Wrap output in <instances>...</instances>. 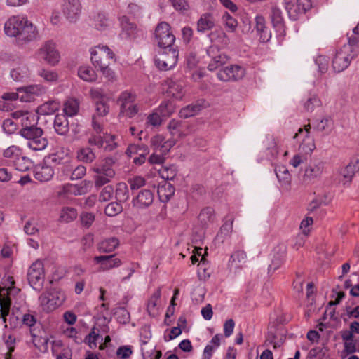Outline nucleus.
Wrapping results in <instances>:
<instances>
[{
    "instance_id": "nucleus-1",
    "label": "nucleus",
    "mask_w": 359,
    "mask_h": 359,
    "mask_svg": "<svg viewBox=\"0 0 359 359\" xmlns=\"http://www.w3.org/2000/svg\"><path fill=\"white\" fill-rule=\"evenodd\" d=\"M359 54V39L356 36L349 37L348 43L337 50L332 60V67L337 72L345 70L351 61Z\"/></svg>"
},
{
    "instance_id": "nucleus-2",
    "label": "nucleus",
    "mask_w": 359,
    "mask_h": 359,
    "mask_svg": "<svg viewBox=\"0 0 359 359\" xmlns=\"http://www.w3.org/2000/svg\"><path fill=\"white\" fill-rule=\"evenodd\" d=\"M310 129L309 123L304 125V128H299L298 132L293 136V139L299 142L298 154L293 156V167L296 168L306 161L316 148L314 140L310 135Z\"/></svg>"
},
{
    "instance_id": "nucleus-3",
    "label": "nucleus",
    "mask_w": 359,
    "mask_h": 359,
    "mask_svg": "<svg viewBox=\"0 0 359 359\" xmlns=\"http://www.w3.org/2000/svg\"><path fill=\"white\" fill-rule=\"evenodd\" d=\"M19 133L28 140L27 146L33 151H42L48 146V141L44 136L43 129L36 125L27 126L23 123Z\"/></svg>"
},
{
    "instance_id": "nucleus-4",
    "label": "nucleus",
    "mask_w": 359,
    "mask_h": 359,
    "mask_svg": "<svg viewBox=\"0 0 359 359\" xmlns=\"http://www.w3.org/2000/svg\"><path fill=\"white\" fill-rule=\"evenodd\" d=\"M283 317H278L269 324L266 342L274 348L280 347L286 339L287 330L284 327Z\"/></svg>"
},
{
    "instance_id": "nucleus-5",
    "label": "nucleus",
    "mask_w": 359,
    "mask_h": 359,
    "mask_svg": "<svg viewBox=\"0 0 359 359\" xmlns=\"http://www.w3.org/2000/svg\"><path fill=\"white\" fill-rule=\"evenodd\" d=\"M155 43L161 50L175 48V36L170 31V26L165 22H161L156 27Z\"/></svg>"
},
{
    "instance_id": "nucleus-6",
    "label": "nucleus",
    "mask_w": 359,
    "mask_h": 359,
    "mask_svg": "<svg viewBox=\"0 0 359 359\" xmlns=\"http://www.w3.org/2000/svg\"><path fill=\"white\" fill-rule=\"evenodd\" d=\"M114 57L112 50L107 46L99 45L91 52V61L94 67L101 69L109 66L110 60Z\"/></svg>"
},
{
    "instance_id": "nucleus-7",
    "label": "nucleus",
    "mask_w": 359,
    "mask_h": 359,
    "mask_svg": "<svg viewBox=\"0 0 359 359\" xmlns=\"http://www.w3.org/2000/svg\"><path fill=\"white\" fill-rule=\"evenodd\" d=\"M65 300L63 294L55 290L43 292L39 297L40 304L43 310L50 312L62 305Z\"/></svg>"
},
{
    "instance_id": "nucleus-8",
    "label": "nucleus",
    "mask_w": 359,
    "mask_h": 359,
    "mask_svg": "<svg viewBox=\"0 0 359 359\" xmlns=\"http://www.w3.org/2000/svg\"><path fill=\"white\" fill-rule=\"evenodd\" d=\"M37 56L50 65H55L60 60V53L52 41L45 42L38 50Z\"/></svg>"
},
{
    "instance_id": "nucleus-9",
    "label": "nucleus",
    "mask_w": 359,
    "mask_h": 359,
    "mask_svg": "<svg viewBox=\"0 0 359 359\" xmlns=\"http://www.w3.org/2000/svg\"><path fill=\"white\" fill-rule=\"evenodd\" d=\"M27 280L34 290H40L44 281L43 264L41 261L33 263L28 269Z\"/></svg>"
},
{
    "instance_id": "nucleus-10",
    "label": "nucleus",
    "mask_w": 359,
    "mask_h": 359,
    "mask_svg": "<svg viewBox=\"0 0 359 359\" xmlns=\"http://www.w3.org/2000/svg\"><path fill=\"white\" fill-rule=\"evenodd\" d=\"M217 75L220 81H236L244 76L245 69L239 65H231L220 69Z\"/></svg>"
},
{
    "instance_id": "nucleus-11",
    "label": "nucleus",
    "mask_w": 359,
    "mask_h": 359,
    "mask_svg": "<svg viewBox=\"0 0 359 359\" xmlns=\"http://www.w3.org/2000/svg\"><path fill=\"white\" fill-rule=\"evenodd\" d=\"M175 176V174L169 176L168 170L163 172L162 174V177L166 180L158 186L157 193L159 200L163 203H167L175 194V189L169 182V180H172Z\"/></svg>"
},
{
    "instance_id": "nucleus-12",
    "label": "nucleus",
    "mask_w": 359,
    "mask_h": 359,
    "mask_svg": "<svg viewBox=\"0 0 359 359\" xmlns=\"http://www.w3.org/2000/svg\"><path fill=\"white\" fill-rule=\"evenodd\" d=\"M154 199L153 191L149 189H142L133 196L132 204L137 209H147L150 207Z\"/></svg>"
},
{
    "instance_id": "nucleus-13",
    "label": "nucleus",
    "mask_w": 359,
    "mask_h": 359,
    "mask_svg": "<svg viewBox=\"0 0 359 359\" xmlns=\"http://www.w3.org/2000/svg\"><path fill=\"white\" fill-rule=\"evenodd\" d=\"M81 4L79 0H67L63 4V14L70 22H75L81 13Z\"/></svg>"
},
{
    "instance_id": "nucleus-14",
    "label": "nucleus",
    "mask_w": 359,
    "mask_h": 359,
    "mask_svg": "<svg viewBox=\"0 0 359 359\" xmlns=\"http://www.w3.org/2000/svg\"><path fill=\"white\" fill-rule=\"evenodd\" d=\"M207 55L210 57L208 69L215 71L227 62V57L224 54L219 53V50L215 46H210L207 49Z\"/></svg>"
},
{
    "instance_id": "nucleus-15",
    "label": "nucleus",
    "mask_w": 359,
    "mask_h": 359,
    "mask_svg": "<svg viewBox=\"0 0 359 359\" xmlns=\"http://www.w3.org/2000/svg\"><path fill=\"white\" fill-rule=\"evenodd\" d=\"M22 27L17 37L19 41L28 43L36 40L39 37V33L36 27L29 22L27 18L23 21Z\"/></svg>"
},
{
    "instance_id": "nucleus-16",
    "label": "nucleus",
    "mask_w": 359,
    "mask_h": 359,
    "mask_svg": "<svg viewBox=\"0 0 359 359\" xmlns=\"http://www.w3.org/2000/svg\"><path fill=\"white\" fill-rule=\"evenodd\" d=\"M25 17L13 16L5 23L4 31L7 36L11 37H18L20 29L22 27L23 21Z\"/></svg>"
},
{
    "instance_id": "nucleus-17",
    "label": "nucleus",
    "mask_w": 359,
    "mask_h": 359,
    "mask_svg": "<svg viewBox=\"0 0 359 359\" xmlns=\"http://www.w3.org/2000/svg\"><path fill=\"white\" fill-rule=\"evenodd\" d=\"M286 246L284 244L276 245L273 250L271 264L269 266V272L275 271L284 262L286 257Z\"/></svg>"
},
{
    "instance_id": "nucleus-18",
    "label": "nucleus",
    "mask_w": 359,
    "mask_h": 359,
    "mask_svg": "<svg viewBox=\"0 0 359 359\" xmlns=\"http://www.w3.org/2000/svg\"><path fill=\"white\" fill-rule=\"evenodd\" d=\"M255 29L257 35L259 36V41L262 43H266L270 41L271 38V32L266 26V20L262 15H257L255 18Z\"/></svg>"
},
{
    "instance_id": "nucleus-19",
    "label": "nucleus",
    "mask_w": 359,
    "mask_h": 359,
    "mask_svg": "<svg viewBox=\"0 0 359 359\" xmlns=\"http://www.w3.org/2000/svg\"><path fill=\"white\" fill-rule=\"evenodd\" d=\"M115 160L112 157H107L100 163L95 164L93 170L96 174H104L107 177H114L115 170L113 168Z\"/></svg>"
},
{
    "instance_id": "nucleus-20",
    "label": "nucleus",
    "mask_w": 359,
    "mask_h": 359,
    "mask_svg": "<svg viewBox=\"0 0 359 359\" xmlns=\"http://www.w3.org/2000/svg\"><path fill=\"white\" fill-rule=\"evenodd\" d=\"M215 18L211 13H203L196 22V29L199 33H205L215 26Z\"/></svg>"
},
{
    "instance_id": "nucleus-21",
    "label": "nucleus",
    "mask_w": 359,
    "mask_h": 359,
    "mask_svg": "<svg viewBox=\"0 0 359 359\" xmlns=\"http://www.w3.org/2000/svg\"><path fill=\"white\" fill-rule=\"evenodd\" d=\"M323 166L321 163L311 165L307 168L302 176V183L308 184L314 182L323 173Z\"/></svg>"
},
{
    "instance_id": "nucleus-22",
    "label": "nucleus",
    "mask_w": 359,
    "mask_h": 359,
    "mask_svg": "<svg viewBox=\"0 0 359 359\" xmlns=\"http://www.w3.org/2000/svg\"><path fill=\"white\" fill-rule=\"evenodd\" d=\"M94 259L97 263L100 264L104 270L118 267L121 264L120 259L116 258L114 255L96 256Z\"/></svg>"
},
{
    "instance_id": "nucleus-23",
    "label": "nucleus",
    "mask_w": 359,
    "mask_h": 359,
    "mask_svg": "<svg viewBox=\"0 0 359 359\" xmlns=\"http://www.w3.org/2000/svg\"><path fill=\"white\" fill-rule=\"evenodd\" d=\"M271 22L279 35H285V29L281 11L277 7H272L271 13Z\"/></svg>"
},
{
    "instance_id": "nucleus-24",
    "label": "nucleus",
    "mask_w": 359,
    "mask_h": 359,
    "mask_svg": "<svg viewBox=\"0 0 359 359\" xmlns=\"http://www.w3.org/2000/svg\"><path fill=\"white\" fill-rule=\"evenodd\" d=\"M54 175V170L50 165H37L34 168V177L40 182H47L50 180Z\"/></svg>"
},
{
    "instance_id": "nucleus-25",
    "label": "nucleus",
    "mask_w": 359,
    "mask_h": 359,
    "mask_svg": "<svg viewBox=\"0 0 359 359\" xmlns=\"http://www.w3.org/2000/svg\"><path fill=\"white\" fill-rule=\"evenodd\" d=\"M1 291L3 293L0 294V318L6 323V316L9 314L11 305V300L9 297L11 292L4 288H3Z\"/></svg>"
},
{
    "instance_id": "nucleus-26",
    "label": "nucleus",
    "mask_w": 359,
    "mask_h": 359,
    "mask_svg": "<svg viewBox=\"0 0 359 359\" xmlns=\"http://www.w3.org/2000/svg\"><path fill=\"white\" fill-rule=\"evenodd\" d=\"M275 172L282 189L289 191L291 178L288 169L284 165H278L276 168Z\"/></svg>"
},
{
    "instance_id": "nucleus-27",
    "label": "nucleus",
    "mask_w": 359,
    "mask_h": 359,
    "mask_svg": "<svg viewBox=\"0 0 359 359\" xmlns=\"http://www.w3.org/2000/svg\"><path fill=\"white\" fill-rule=\"evenodd\" d=\"M120 25L122 28V35L124 38H135L136 35L137 26L131 22L128 17L123 15L119 18Z\"/></svg>"
},
{
    "instance_id": "nucleus-28",
    "label": "nucleus",
    "mask_w": 359,
    "mask_h": 359,
    "mask_svg": "<svg viewBox=\"0 0 359 359\" xmlns=\"http://www.w3.org/2000/svg\"><path fill=\"white\" fill-rule=\"evenodd\" d=\"M54 128L60 135H65L69 130V123L66 115L57 114L54 120Z\"/></svg>"
},
{
    "instance_id": "nucleus-29",
    "label": "nucleus",
    "mask_w": 359,
    "mask_h": 359,
    "mask_svg": "<svg viewBox=\"0 0 359 359\" xmlns=\"http://www.w3.org/2000/svg\"><path fill=\"white\" fill-rule=\"evenodd\" d=\"M158 56L166 61L170 67H175L178 60V51L175 48L161 50L158 52Z\"/></svg>"
},
{
    "instance_id": "nucleus-30",
    "label": "nucleus",
    "mask_w": 359,
    "mask_h": 359,
    "mask_svg": "<svg viewBox=\"0 0 359 359\" xmlns=\"http://www.w3.org/2000/svg\"><path fill=\"white\" fill-rule=\"evenodd\" d=\"M161 295V288L158 287L151 295L148 300L147 309L151 316H156L158 313V307L157 306V302L160 299Z\"/></svg>"
},
{
    "instance_id": "nucleus-31",
    "label": "nucleus",
    "mask_w": 359,
    "mask_h": 359,
    "mask_svg": "<svg viewBox=\"0 0 359 359\" xmlns=\"http://www.w3.org/2000/svg\"><path fill=\"white\" fill-rule=\"evenodd\" d=\"M78 76L87 82H94L97 78L95 70L89 66H81L78 69Z\"/></svg>"
},
{
    "instance_id": "nucleus-32",
    "label": "nucleus",
    "mask_w": 359,
    "mask_h": 359,
    "mask_svg": "<svg viewBox=\"0 0 359 359\" xmlns=\"http://www.w3.org/2000/svg\"><path fill=\"white\" fill-rule=\"evenodd\" d=\"M77 158L84 163H92L96 158V156L92 148L86 147L77 151Z\"/></svg>"
},
{
    "instance_id": "nucleus-33",
    "label": "nucleus",
    "mask_w": 359,
    "mask_h": 359,
    "mask_svg": "<svg viewBox=\"0 0 359 359\" xmlns=\"http://www.w3.org/2000/svg\"><path fill=\"white\" fill-rule=\"evenodd\" d=\"M119 245V241L115 237H111L102 241L99 244V251L100 252H113Z\"/></svg>"
},
{
    "instance_id": "nucleus-34",
    "label": "nucleus",
    "mask_w": 359,
    "mask_h": 359,
    "mask_svg": "<svg viewBox=\"0 0 359 359\" xmlns=\"http://www.w3.org/2000/svg\"><path fill=\"white\" fill-rule=\"evenodd\" d=\"M151 337V334L148 329L144 328V329L141 330L140 341L141 344L142 355L144 359H151V352H149V351L146 352L144 351V348L143 347L144 345H146L148 343V341Z\"/></svg>"
},
{
    "instance_id": "nucleus-35",
    "label": "nucleus",
    "mask_w": 359,
    "mask_h": 359,
    "mask_svg": "<svg viewBox=\"0 0 359 359\" xmlns=\"http://www.w3.org/2000/svg\"><path fill=\"white\" fill-rule=\"evenodd\" d=\"M115 197L117 201L124 203L130 197L128 186L124 182H120L117 184L115 191Z\"/></svg>"
},
{
    "instance_id": "nucleus-36",
    "label": "nucleus",
    "mask_w": 359,
    "mask_h": 359,
    "mask_svg": "<svg viewBox=\"0 0 359 359\" xmlns=\"http://www.w3.org/2000/svg\"><path fill=\"white\" fill-rule=\"evenodd\" d=\"M168 93L177 100H181L184 95L183 86L173 80L168 81Z\"/></svg>"
},
{
    "instance_id": "nucleus-37",
    "label": "nucleus",
    "mask_w": 359,
    "mask_h": 359,
    "mask_svg": "<svg viewBox=\"0 0 359 359\" xmlns=\"http://www.w3.org/2000/svg\"><path fill=\"white\" fill-rule=\"evenodd\" d=\"M30 334L33 339L34 346L41 351H46L48 348L49 339L46 337L38 336L35 332V329H31Z\"/></svg>"
},
{
    "instance_id": "nucleus-38",
    "label": "nucleus",
    "mask_w": 359,
    "mask_h": 359,
    "mask_svg": "<svg viewBox=\"0 0 359 359\" xmlns=\"http://www.w3.org/2000/svg\"><path fill=\"white\" fill-rule=\"evenodd\" d=\"M233 222L232 218L226 220L223 225L221 226L219 233L217 234L216 238L220 241L222 243L224 242V239L230 236L233 230Z\"/></svg>"
},
{
    "instance_id": "nucleus-39",
    "label": "nucleus",
    "mask_w": 359,
    "mask_h": 359,
    "mask_svg": "<svg viewBox=\"0 0 359 359\" xmlns=\"http://www.w3.org/2000/svg\"><path fill=\"white\" fill-rule=\"evenodd\" d=\"M184 122L180 120L172 119L168 124L167 128L170 132L171 135L177 137H181L183 135L182 128Z\"/></svg>"
},
{
    "instance_id": "nucleus-40",
    "label": "nucleus",
    "mask_w": 359,
    "mask_h": 359,
    "mask_svg": "<svg viewBox=\"0 0 359 359\" xmlns=\"http://www.w3.org/2000/svg\"><path fill=\"white\" fill-rule=\"evenodd\" d=\"M13 163L15 169L20 172L28 170L32 165V161L27 157L22 156V154L14 160Z\"/></svg>"
},
{
    "instance_id": "nucleus-41",
    "label": "nucleus",
    "mask_w": 359,
    "mask_h": 359,
    "mask_svg": "<svg viewBox=\"0 0 359 359\" xmlns=\"http://www.w3.org/2000/svg\"><path fill=\"white\" fill-rule=\"evenodd\" d=\"M304 108L306 111L312 112L316 107L321 105V100L318 95L313 94L309 95L306 100L303 104Z\"/></svg>"
},
{
    "instance_id": "nucleus-42",
    "label": "nucleus",
    "mask_w": 359,
    "mask_h": 359,
    "mask_svg": "<svg viewBox=\"0 0 359 359\" xmlns=\"http://www.w3.org/2000/svg\"><path fill=\"white\" fill-rule=\"evenodd\" d=\"M156 111H158L163 118H167L174 113L175 108L172 102L170 101H164L156 109Z\"/></svg>"
},
{
    "instance_id": "nucleus-43",
    "label": "nucleus",
    "mask_w": 359,
    "mask_h": 359,
    "mask_svg": "<svg viewBox=\"0 0 359 359\" xmlns=\"http://www.w3.org/2000/svg\"><path fill=\"white\" fill-rule=\"evenodd\" d=\"M76 217L77 211L75 208L72 207H65L61 210L60 219V221L68 223L75 219Z\"/></svg>"
},
{
    "instance_id": "nucleus-44",
    "label": "nucleus",
    "mask_w": 359,
    "mask_h": 359,
    "mask_svg": "<svg viewBox=\"0 0 359 359\" xmlns=\"http://www.w3.org/2000/svg\"><path fill=\"white\" fill-rule=\"evenodd\" d=\"M136 99V95L128 91H124L121 93L118 102L120 104V110L126 108V106L134 103Z\"/></svg>"
},
{
    "instance_id": "nucleus-45",
    "label": "nucleus",
    "mask_w": 359,
    "mask_h": 359,
    "mask_svg": "<svg viewBox=\"0 0 359 359\" xmlns=\"http://www.w3.org/2000/svg\"><path fill=\"white\" fill-rule=\"evenodd\" d=\"M128 183L130 185V188L132 191V195L134 196L137 193L135 191L142 188L146 184V180L144 177L140 176H135L130 178L128 180Z\"/></svg>"
},
{
    "instance_id": "nucleus-46",
    "label": "nucleus",
    "mask_w": 359,
    "mask_h": 359,
    "mask_svg": "<svg viewBox=\"0 0 359 359\" xmlns=\"http://www.w3.org/2000/svg\"><path fill=\"white\" fill-rule=\"evenodd\" d=\"M64 114L67 116H74L79 111V103L75 100H68L64 105Z\"/></svg>"
},
{
    "instance_id": "nucleus-47",
    "label": "nucleus",
    "mask_w": 359,
    "mask_h": 359,
    "mask_svg": "<svg viewBox=\"0 0 359 359\" xmlns=\"http://www.w3.org/2000/svg\"><path fill=\"white\" fill-rule=\"evenodd\" d=\"M246 258L247 255L245 251L236 250L230 257L229 262L235 264L236 267L241 268L242 264L245 262Z\"/></svg>"
},
{
    "instance_id": "nucleus-48",
    "label": "nucleus",
    "mask_w": 359,
    "mask_h": 359,
    "mask_svg": "<svg viewBox=\"0 0 359 359\" xmlns=\"http://www.w3.org/2000/svg\"><path fill=\"white\" fill-rule=\"evenodd\" d=\"M201 110V106L198 104H189L181 109L179 113L180 118H187L194 116Z\"/></svg>"
},
{
    "instance_id": "nucleus-49",
    "label": "nucleus",
    "mask_w": 359,
    "mask_h": 359,
    "mask_svg": "<svg viewBox=\"0 0 359 359\" xmlns=\"http://www.w3.org/2000/svg\"><path fill=\"white\" fill-rule=\"evenodd\" d=\"M222 21L225 25V27L230 32L236 31L238 26L237 20L233 18L228 12H225L222 15Z\"/></svg>"
},
{
    "instance_id": "nucleus-50",
    "label": "nucleus",
    "mask_w": 359,
    "mask_h": 359,
    "mask_svg": "<svg viewBox=\"0 0 359 359\" xmlns=\"http://www.w3.org/2000/svg\"><path fill=\"white\" fill-rule=\"evenodd\" d=\"M123 211V207L120 202H111L109 203L105 209L104 212L107 216L114 217Z\"/></svg>"
},
{
    "instance_id": "nucleus-51",
    "label": "nucleus",
    "mask_w": 359,
    "mask_h": 359,
    "mask_svg": "<svg viewBox=\"0 0 359 359\" xmlns=\"http://www.w3.org/2000/svg\"><path fill=\"white\" fill-rule=\"evenodd\" d=\"M67 171L70 172V180H76L81 179L86 172V168L84 165H79L75 168H67Z\"/></svg>"
},
{
    "instance_id": "nucleus-52",
    "label": "nucleus",
    "mask_w": 359,
    "mask_h": 359,
    "mask_svg": "<svg viewBox=\"0 0 359 359\" xmlns=\"http://www.w3.org/2000/svg\"><path fill=\"white\" fill-rule=\"evenodd\" d=\"M163 118L158 114V112L154 109V111L147 116L146 124L147 126L158 127L161 125Z\"/></svg>"
},
{
    "instance_id": "nucleus-53",
    "label": "nucleus",
    "mask_w": 359,
    "mask_h": 359,
    "mask_svg": "<svg viewBox=\"0 0 359 359\" xmlns=\"http://www.w3.org/2000/svg\"><path fill=\"white\" fill-rule=\"evenodd\" d=\"M214 217V210L210 207H207L203 209L198 216L200 221L203 224H206L208 222H212Z\"/></svg>"
},
{
    "instance_id": "nucleus-54",
    "label": "nucleus",
    "mask_w": 359,
    "mask_h": 359,
    "mask_svg": "<svg viewBox=\"0 0 359 359\" xmlns=\"http://www.w3.org/2000/svg\"><path fill=\"white\" fill-rule=\"evenodd\" d=\"M90 182L83 181L79 185H71L72 190L69 191L75 196L83 195L88 191Z\"/></svg>"
},
{
    "instance_id": "nucleus-55",
    "label": "nucleus",
    "mask_w": 359,
    "mask_h": 359,
    "mask_svg": "<svg viewBox=\"0 0 359 359\" xmlns=\"http://www.w3.org/2000/svg\"><path fill=\"white\" fill-rule=\"evenodd\" d=\"M117 321L123 325L129 323L130 319V313L123 307L118 308L115 313Z\"/></svg>"
},
{
    "instance_id": "nucleus-56",
    "label": "nucleus",
    "mask_w": 359,
    "mask_h": 359,
    "mask_svg": "<svg viewBox=\"0 0 359 359\" xmlns=\"http://www.w3.org/2000/svg\"><path fill=\"white\" fill-rule=\"evenodd\" d=\"M21 154L20 149L17 146H11L4 151L5 158H11L13 162Z\"/></svg>"
},
{
    "instance_id": "nucleus-57",
    "label": "nucleus",
    "mask_w": 359,
    "mask_h": 359,
    "mask_svg": "<svg viewBox=\"0 0 359 359\" xmlns=\"http://www.w3.org/2000/svg\"><path fill=\"white\" fill-rule=\"evenodd\" d=\"M96 116H104L109 111V106L104 100H97L95 102Z\"/></svg>"
},
{
    "instance_id": "nucleus-58",
    "label": "nucleus",
    "mask_w": 359,
    "mask_h": 359,
    "mask_svg": "<svg viewBox=\"0 0 359 359\" xmlns=\"http://www.w3.org/2000/svg\"><path fill=\"white\" fill-rule=\"evenodd\" d=\"M139 107L137 104L132 103L129 105L126 106V108H123L120 110V114L123 116L132 118L135 116L139 111Z\"/></svg>"
},
{
    "instance_id": "nucleus-59",
    "label": "nucleus",
    "mask_w": 359,
    "mask_h": 359,
    "mask_svg": "<svg viewBox=\"0 0 359 359\" xmlns=\"http://www.w3.org/2000/svg\"><path fill=\"white\" fill-rule=\"evenodd\" d=\"M311 8L310 0H297L295 5V12L299 14H304Z\"/></svg>"
},
{
    "instance_id": "nucleus-60",
    "label": "nucleus",
    "mask_w": 359,
    "mask_h": 359,
    "mask_svg": "<svg viewBox=\"0 0 359 359\" xmlns=\"http://www.w3.org/2000/svg\"><path fill=\"white\" fill-rule=\"evenodd\" d=\"M58 104L55 101L46 102L43 105L40 106L38 109V111L41 114H50L55 112V111L57 109Z\"/></svg>"
},
{
    "instance_id": "nucleus-61",
    "label": "nucleus",
    "mask_w": 359,
    "mask_h": 359,
    "mask_svg": "<svg viewBox=\"0 0 359 359\" xmlns=\"http://www.w3.org/2000/svg\"><path fill=\"white\" fill-rule=\"evenodd\" d=\"M109 26L105 15L99 13L95 18V27L98 30H104Z\"/></svg>"
},
{
    "instance_id": "nucleus-62",
    "label": "nucleus",
    "mask_w": 359,
    "mask_h": 359,
    "mask_svg": "<svg viewBox=\"0 0 359 359\" xmlns=\"http://www.w3.org/2000/svg\"><path fill=\"white\" fill-rule=\"evenodd\" d=\"M39 75L48 82L56 81L58 79L57 74L55 72L44 69L39 72Z\"/></svg>"
},
{
    "instance_id": "nucleus-63",
    "label": "nucleus",
    "mask_w": 359,
    "mask_h": 359,
    "mask_svg": "<svg viewBox=\"0 0 359 359\" xmlns=\"http://www.w3.org/2000/svg\"><path fill=\"white\" fill-rule=\"evenodd\" d=\"M105 139H104L99 134H92L88 139V143L90 146H95L100 149L104 147Z\"/></svg>"
},
{
    "instance_id": "nucleus-64",
    "label": "nucleus",
    "mask_w": 359,
    "mask_h": 359,
    "mask_svg": "<svg viewBox=\"0 0 359 359\" xmlns=\"http://www.w3.org/2000/svg\"><path fill=\"white\" fill-rule=\"evenodd\" d=\"M327 349L326 347H316L310 350L309 353V359H313L316 357H321V359L323 358H326V354L327 353Z\"/></svg>"
}]
</instances>
